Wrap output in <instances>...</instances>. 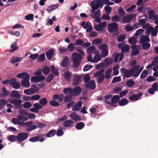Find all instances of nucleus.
<instances>
[{"label": "nucleus", "mask_w": 158, "mask_h": 158, "mask_svg": "<svg viewBox=\"0 0 158 158\" xmlns=\"http://www.w3.org/2000/svg\"><path fill=\"white\" fill-rule=\"evenodd\" d=\"M72 73L70 71L65 72L63 74L64 78L67 81H70L72 77Z\"/></svg>", "instance_id": "nucleus-20"}, {"label": "nucleus", "mask_w": 158, "mask_h": 158, "mask_svg": "<svg viewBox=\"0 0 158 158\" xmlns=\"http://www.w3.org/2000/svg\"><path fill=\"white\" fill-rule=\"evenodd\" d=\"M10 96L12 98H15L20 99L21 98V95L19 94L18 91L15 90L11 92L10 94Z\"/></svg>", "instance_id": "nucleus-18"}, {"label": "nucleus", "mask_w": 158, "mask_h": 158, "mask_svg": "<svg viewBox=\"0 0 158 158\" xmlns=\"http://www.w3.org/2000/svg\"><path fill=\"white\" fill-rule=\"evenodd\" d=\"M31 89L33 94L35 92H38L39 91V89L37 87V85H32Z\"/></svg>", "instance_id": "nucleus-50"}, {"label": "nucleus", "mask_w": 158, "mask_h": 158, "mask_svg": "<svg viewBox=\"0 0 158 158\" xmlns=\"http://www.w3.org/2000/svg\"><path fill=\"white\" fill-rule=\"evenodd\" d=\"M135 15L134 14H131L124 16L122 19V22L123 23H128L131 22Z\"/></svg>", "instance_id": "nucleus-13"}, {"label": "nucleus", "mask_w": 158, "mask_h": 158, "mask_svg": "<svg viewBox=\"0 0 158 158\" xmlns=\"http://www.w3.org/2000/svg\"><path fill=\"white\" fill-rule=\"evenodd\" d=\"M17 45L16 42L15 41L11 45L10 48H12L10 49L9 52H13L16 50H17L18 48V46H16Z\"/></svg>", "instance_id": "nucleus-25"}, {"label": "nucleus", "mask_w": 158, "mask_h": 158, "mask_svg": "<svg viewBox=\"0 0 158 158\" xmlns=\"http://www.w3.org/2000/svg\"><path fill=\"white\" fill-rule=\"evenodd\" d=\"M8 139L11 142H15L16 140L17 141V135H10L8 137Z\"/></svg>", "instance_id": "nucleus-31"}, {"label": "nucleus", "mask_w": 158, "mask_h": 158, "mask_svg": "<svg viewBox=\"0 0 158 158\" xmlns=\"http://www.w3.org/2000/svg\"><path fill=\"white\" fill-rule=\"evenodd\" d=\"M73 123L74 122L73 121L69 120L65 121L63 123V124L65 127H69L71 126Z\"/></svg>", "instance_id": "nucleus-27"}, {"label": "nucleus", "mask_w": 158, "mask_h": 158, "mask_svg": "<svg viewBox=\"0 0 158 158\" xmlns=\"http://www.w3.org/2000/svg\"><path fill=\"white\" fill-rule=\"evenodd\" d=\"M84 126V124L82 122H80L76 124L75 126V127L76 129L80 130L83 128Z\"/></svg>", "instance_id": "nucleus-32"}, {"label": "nucleus", "mask_w": 158, "mask_h": 158, "mask_svg": "<svg viewBox=\"0 0 158 158\" xmlns=\"http://www.w3.org/2000/svg\"><path fill=\"white\" fill-rule=\"evenodd\" d=\"M74 44L73 43H70L68 46L67 48L69 51L72 52L73 51L75 48Z\"/></svg>", "instance_id": "nucleus-47"}, {"label": "nucleus", "mask_w": 158, "mask_h": 158, "mask_svg": "<svg viewBox=\"0 0 158 158\" xmlns=\"http://www.w3.org/2000/svg\"><path fill=\"white\" fill-rule=\"evenodd\" d=\"M82 103L81 101L77 102L73 107V110L78 111L81 108Z\"/></svg>", "instance_id": "nucleus-24"}, {"label": "nucleus", "mask_w": 158, "mask_h": 158, "mask_svg": "<svg viewBox=\"0 0 158 158\" xmlns=\"http://www.w3.org/2000/svg\"><path fill=\"white\" fill-rule=\"evenodd\" d=\"M30 77V76L28 75L22 79L21 82V84L23 86L26 88L29 87L30 85V82L29 81Z\"/></svg>", "instance_id": "nucleus-8"}, {"label": "nucleus", "mask_w": 158, "mask_h": 158, "mask_svg": "<svg viewBox=\"0 0 158 158\" xmlns=\"http://www.w3.org/2000/svg\"><path fill=\"white\" fill-rule=\"evenodd\" d=\"M10 85H11L13 88L15 89H19L20 86L19 82L16 81L15 79L14 78L11 79Z\"/></svg>", "instance_id": "nucleus-10"}, {"label": "nucleus", "mask_w": 158, "mask_h": 158, "mask_svg": "<svg viewBox=\"0 0 158 158\" xmlns=\"http://www.w3.org/2000/svg\"><path fill=\"white\" fill-rule=\"evenodd\" d=\"M58 7V6L57 5L49 6L47 8L46 10L48 12H50L51 11L55 10L56 8H57Z\"/></svg>", "instance_id": "nucleus-37"}, {"label": "nucleus", "mask_w": 158, "mask_h": 158, "mask_svg": "<svg viewBox=\"0 0 158 158\" xmlns=\"http://www.w3.org/2000/svg\"><path fill=\"white\" fill-rule=\"evenodd\" d=\"M121 77L120 76L115 77L113 78L112 83H114L116 82L120 81H121Z\"/></svg>", "instance_id": "nucleus-60"}, {"label": "nucleus", "mask_w": 158, "mask_h": 158, "mask_svg": "<svg viewBox=\"0 0 158 158\" xmlns=\"http://www.w3.org/2000/svg\"><path fill=\"white\" fill-rule=\"evenodd\" d=\"M121 17L115 15H114L111 18V20L113 22H118L120 19Z\"/></svg>", "instance_id": "nucleus-56"}, {"label": "nucleus", "mask_w": 158, "mask_h": 158, "mask_svg": "<svg viewBox=\"0 0 158 158\" xmlns=\"http://www.w3.org/2000/svg\"><path fill=\"white\" fill-rule=\"evenodd\" d=\"M84 43V41L82 40L78 39L75 42L74 44L76 46L79 45L82 47L83 43Z\"/></svg>", "instance_id": "nucleus-39"}, {"label": "nucleus", "mask_w": 158, "mask_h": 158, "mask_svg": "<svg viewBox=\"0 0 158 158\" xmlns=\"http://www.w3.org/2000/svg\"><path fill=\"white\" fill-rule=\"evenodd\" d=\"M72 96H73L71 95H68L66 96L64 98V102H68L70 101L72 99Z\"/></svg>", "instance_id": "nucleus-58"}, {"label": "nucleus", "mask_w": 158, "mask_h": 158, "mask_svg": "<svg viewBox=\"0 0 158 158\" xmlns=\"http://www.w3.org/2000/svg\"><path fill=\"white\" fill-rule=\"evenodd\" d=\"M69 62V59L67 56L64 57L62 60L61 66L63 67H66L68 66Z\"/></svg>", "instance_id": "nucleus-23"}, {"label": "nucleus", "mask_w": 158, "mask_h": 158, "mask_svg": "<svg viewBox=\"0 0 158 158\" xmlns=\"http://www.w3.org/2000/svg\"><path fill=\"white\" fill-rule=\"evenodd\" d=\"M104 78L105 75L104 74H101L97 79V83L98 84L101 83Z\"/></svg>", "instance_id": "nucleus-38"}, {"label": "nucleus", "mask_w": 158, "mask_h": 158, "mask_svg": "<svg viewBox=\"0 0 158 158\" xmlns=\"http://www.w3.org/2000/svg\"><path fill=\"white\" fill-rule=\"evenodd\" d=\"M31 103L29 102H27L24 103L23 106L25 109H29L32 106Z\"/></svg>", "instance_id": "nucleus-45"}, {"label": "nucleus", "mask_w": 158, "mask_h": 158, "mask_svg": "<svg viewBox=\"0 0 158 158\" xmlns=\"http://www.w3.org/2000/svg\"><path fill=\"white\" fill-rule=\"evenodd\" d=\"M142 93L141 92L139 93L138 94H133L129 97L128 98L131 101H136L138 100L139 98L142 96Z\"/></svg>", "instance_id": "nucleus-15"}, {"label": "nucleus", "mask_w": 158, "mask_h": 158, "mask_svg": "<svg viewBox=\"0 0 158 158\" xmlns=\"http://www.w3.org/2000/svg\"><path fill=\"white\" fill-rule=\"evenodd\" d=\"M81 78L82 77L81 76H80L79 75L77 74H75L73 77V85L74 86L78 85L80 82Z\"/></svg>", "instance_id": "nucleus-7"}, {"label": "nucleus", "mask_w": 158, "mask_h": 158, "mask_svg": "<svg viewBox=\"0 0 158 158\" xmlns=\"http://www.w3.org/2000/svg\"><path fill=\"white\" fill-rule=\"evenodd\" d=\"M50 71V68L48 66H45L42 69V72L45 75H47Z\"/></svg>", "instance_id": "nucleus-35"}, {"label": "nucleus", "mask_w": 158, "mask_h": 158, "mask_svg": "<svg viewBox=\"0 0 158 158\" xmlns=\"http://www.w3.org/2000/svg\"><path fill=\"white\" fill-rule=\"evenodd\" d=\"M118 13L119 15L122 17L125 14V12L122 7H120L118 10Z\"/></svg>", "instance_id": "nucleus-57"}, {"label": "nucleus", "mask_w": 158, "mask_h": 158, "mask_svg": "<svg viewBox=\"0 0 158 158\" xmlns=\"http://www.w3.org/2000/svg\"><path fill=\"white\" fill-rule=\"evenodd\" d=\"M135 85L134 81L132 79L128 80L126 82V85L128 87L131 88Z\"/></svg>", "instance_id": "nucleus-33"}, {"label": "nucleus", "mask_w": 158, "mask_h": 158, "mask_svg": "<svg viewBox=\"0 0 158 158\" xmlns=\"http://www.w3.org/2000/svg\"><path fill=\"white\" fill-rule=\"evenodd\" d=\"M132 48V51L131 54V56H132H132H136L138 55L139 53V51L136 47L135 46L131 47Z\"/></svg>", "instance_id": "nucleus-29"}, {"label": "nucleus", "mask_w": 158, "mask_h": 158, "mask_svg": "<svg viewBox=\"0 0 158 158\" xmlns=\"http://www.w3.org/2000/svg\"><path fill=\"white\" fill-rule=\"evenodd\" d=\"M148 71L146 70H143L140 75V78L143 79L146 77L148 75Z\"/></svg>", "instance_id": "nucleus-49"}, {"label": "nucleus", "mask_w": 158, "mask_h": 158, "mask_svg": "<svg viewBox=\"0 0 158 158\" xmlns=\"http://www.w3.org/2000/svg\"><path fill=\"white\" fill-rule=\"evenodd\" d=\"M102 42V40L101 39H97L93 40L92 42V44H100Z\"/></svg>", "instance_id": "nucleus-63"}, {"label": "nucleus", "mask_w": 158, "mask_h": 158, "mask_svg": "<svg viewBox=\"0 0 158 158\" xmlns=\"http://www.w3.org/2000/svg\"><path fill=\"white\" fill-rule=\"evenodd\" d=\"M120 100V97L118 95H114L112 97L111 105V106L115 107L117 106L116 104Z\"/></svg>", "instance_id": "nucleus-14"}, {"label": "nucleus", "mask_w": 158, "mask_h": 158, "mask_svg": "<svg viewBox=\"0 0 158 158\" xmlns=\"http://www.w3.org/2000/svg\"><path fill=\"white\" fill-rule=\"evenodd\" d=\"M69 116L74 120L80 121L81 120V117L74 112L72 113Z\"/></svg>", "instance_id": "nucleus-22"}, {"label": "nucleus", "mask_w": 158, "mask_h": 158, "mask_svg": "<svg viewBox=\"0 0 158 158\" xmlns=\"http://www.w3.org/2000/svg\"><path fill=\"white\" fill-rule=\"evenodd\" d=\"M52 73L55 76H58L59 74V71L57 69H55L54 66L52 65L51 67Z\"/></svg>", "instance_id": "nucleus-36"}, {"label": "nucleus", "mask_w": 158, "mask_h": 158, "mask_svg": "<svg viewBox=\"0 0 158 158\" xmlns=\"http://www.w3.org/2000/svg\"><path fill=\"white\" fill-rule=\"evenodd\" d=\"M112 71L111 68L108 69L106 71L105 73V77L106 79H109L111 76V73Z\"/></svg>", "instance_id": "nucleus-30"}, {"label": "nucleus", "mask_w": 158, "mask_h": 158, "mask_svg": "<svg viewBox=\"0 0 158 158\" xmlns=\"http://www.w3.org/2000/svg\"><path fill=\"white\" fill-rule=\"evenodd\" d=\"M108 54V50H102L101 52V57L102 58H105L107 56Z\"/></svg>", "instance_id": "nucleus-46"}, {"label": "nucleus", "mask_w": 158, "mask_h": 158, "mask_svg": "<svg viewBox=\"0 0 158 158\" xmlns=\"http://www.w3.org/2000/svg\"><path fill=\"white\" fill-rule=\"evenodd\" d=\"M112 97V95L108 94L106 95L104 97L105 99V103L107 105H109L110 106L111 105Z\"/></svg>", "instance_id": "nucleus-16"}, {"label": "nucleus", "mask_w": 158, "mask_h": 158, "mask_svg": "<svg viewBox=\"0 0 158 158\" xmlns=\"http://www.w3.org/2000/svg\"><path fill=\"white\" fill-rule=\"evenodd\" d=\"M38 61L39 62L44 61L45 59V55L44 53H42L37 58Z\"/></svg>", "instance_id": "nucleus-42"}, {"label": "nucleus", "mask_w": 158, "mask_h": 158, "mask_svg": "<svg viewBox=\"0 0 158 158\" xmlns=\"http://www.w3.org/2000/svg\"><path fill=\"white\" fill-rule=\"evenodd\" d=\"M56 131L55 130H51L49 131L47 133L45 136L47 137H51L54 136L56 133Z\"/></svg>", "instance_id": "nucleus-28"}, {"label": "nucleus", "mask_w": 158, "mask_h": 158, "mask_svg": "<svg viewBox=\"0 0 158 158\" xmlns=\"http://www.w3.org/2000/svg\"><path fill=\"white\" fill-rule=\"evenodd\" d=\"M23 92L26 95H30L33 94L31 88L25 89Z\"/></svg>", "instance_id": "nucleus-59"}, {"label": "nucleus", "mask_w": 158, "mask_h": 158, "mask_svg": "<svg viewBox=\"0 0 158 158\" xmlns=\"http://www.w3.org/2000/svg\"><path fill=\"white\" fill-rule=\"evenodd\" d=\"M34 108L30 109V111L32 112L37 113L39 112V110L42 108V106L39 103H35L33 105Z\"/></svg>", "instance_id": "nucleus-12"}, {"label": "nucleus", "mask_w": 158, "mask_h": 158, "mask_svg": "<svg viewBox=\"0 0 158 158\" xmlns=\"http://www.w3.org/2000/svg\"><path fill=\"white\" fill-rule=\"evenodd\" d=\"M71 95L76 96L79 95L81 93V88L80 86H76L72 89L71 88Z\"/></svg>", "instance_id": "nucleus-11"}, {"label": "nucleus", "mask_w": 158, "mask_h": 158, "mask_svg": "<svg viewBox=\"0 0 158 158\" xmlns=\"http://www.w3.org/2000/svg\"><path fill=\"white\" fill-rule=\"evenodd\" d=\"M17 118L19 119V120L22 121H26L28 120V118L25 116L19 115L17 116Z\"/></svg>", "instance_id": "nucleus-54"}, {"label": "nucleus", "mask_w": 158, "mask_h": 158, "mask_svg": "<svg viewBox=\"0 0 158 158\" xmlns=\"http://www.w3.org/2000/svg\"><path fill=\"white\" fill-rule=\"evenodd\" d=\"M101 56L99 54H95L94 58V62H97L99 61L101 58Z\"/></svg>", "instance_id": "nucleus-55"}, {"label": "nucleus", "mask_w": 158, "mask_h": 158, "mask_svg": "<svg viewBox=\"0 0 158 158\" xmlns=\"http://www.w3.org/2000/svg\"><path fill=\"white\" fill-rule=\"evenodd\" d=\"M150 47V44L148 43H143L142 45V48L143 50H148L149 49Z\"/></svg>", "instance_id": "nucleus-51"}, {"label": "nucleus", "mask_w": 158, "mask_h": 158, "mask_svg": "<svg viewBox=\"0 0 158 158\" xmlns=\"http://www.w3.org/2000/svg\"><path fill=\"white\" fill-rule=\"evenodd\" d=\"M28 134L27 133H19L17 135V141L21 142L25 140L28 138Z\"/></svg>", "instance_id": "nucleus-6"}, {"label": "nucleus", "mask_w": 158, "mask_h": 158, "mask_svg": "<svg viewBox=\"0 0 158 158\" xmlns=\"http://www.w3.org/2000/svg\"><path fill=\"white\" fill-rule=\"evenodd\" d=\"M126 38L125 34H122L118 36L117 39V41L118 42H123Z\"/></svg>", "instance_id": "nucleus-40"}, {"label": "nucleus", "mask_w": 158, "mask_h": 158, "mask_svg": "<svg viewBox=\"0 0 158 158\" xmlns=\"http://www.w3.org/2000/svg\"><path fill=\"white\" fill-rule=\"evenodd\" d=\"M11 122L15 125H18L20 123V121L18 118H13L11 120Z\"/></svg>", "instance_id": "nucleus-61"}, {"label": "nucleus", "mask_w": 158, "mask_h": 158, "mask_svg": "<svg viewBox=\"0 0 158 158\" xmlns=\"http://www.w3.org/2000/svg\"><path fill=\"white\" fill-rule=\"evenodd\" d=\"M54 75L52 74H50L47 77L46 81L47 82H50L53 79Z\"/></svg>", "instance_id": "nucleus-64"}, {"label": "nucleus", "mask_w": 158, "mask_h": 158, "mask_svg": "<svg viewBox=\"0 0 158 158\" xmlns=\"http://www.w3.org/2000/svg\"><path fill=\"white\" fill-rule=\"evenodd\" d=\"M84 56L77 52H73L72 55V61L73 63V67L74 69L77 68L80 65Z\"/></svg>", "instance_id": "nucleus-2"}, {"label": "nucleus", "mask_w": 158, "mask_h": 158, "mask_svg": "<svg viewBox=\"0 0 158 158\" xmlns=\"http://www.w3.org/2000/svg\"><path fill=\"white\" fill-rule=\"evenodd\" d=\"M45 77L43 76H36L31 77V82H38L42 80H45Z\"/></svg>", "instance_id": "nucleus-9"}, {"label": "nucleus", "mask_w": 158, "mask_h": 158, "mask_svg": "<svg viewBox=\"0 0 158 158\" xmlns=\"http://www.w3.org/2000/svg\"><path fill=\"white\" fill-rule=\"evenodd\" d=\"M45 136V134H43L40 135L32 137L29 140L32 142H35L37 141H39L40 142H42L44 140V139L43 137Z\"/></svg>", "instance_id": "nucleus-5"}, {"label": "nucleus", "mask_w": 158, "mask_h": 158, "mask_svg": "<svg viewBox=\"0 0 158 158\" xmlns=\"http://www.w3.org/2000/svg\"><path fill=\"white\" fill-rule=\"evenodd\" d=\"M92 8V12H94L96 10L99 8L101 9L103 6L102 0H95L91 2Z\"/></svg>", "instance_id": "nucleus-3"}, {"label": "nucleus", "mask_w": 158, "mask_h": 158, "mask_svg": "<svg viewBox=\"0 0 158 158\" xmlns=\"http://www.w3.org/2000/svg\"><path fill=\"white\" fill-rule=\"evenodd\" d=\"M128 103V101L126 98H124L119 100L118 103L119 106H124L126 105Z\"/></svg>", "instance_id": "nucleus-26"}, {"label": "nucleus", "mask_w": 158, "mask_h": 158, "mask_svg": "<svg viewBox=\"0 0 158 158\" xmlns=\"http://www.w3.org/2000/svg\"><path fill=\"white\" fill-rule=\"evenodd\" d=\"M10 61L12 64L19 62L20 61V58L18 57H13L10 60Z\"/></svg>", "instance_id": "nucleus-48"}, {"label": "nucleus", "mask_w": 158, "mask_h": 158, "mask_svg": "<svg viewBox=\"0 0 158 158\" xmlns=\"http://www.w3.org/2000/svg\"><path fill=\"white\" fill-rule=\"evenodd\" d=\"M139 67L140 66L138 65L132 67L130 69L122 68L121 69L120 71L122 73L124 74V76L126 78H130L131 77L136 78V76H134V73L135 71L139 69Z\"/></svg>", "instance_id": "nucleus-1"}, {"label": "nucleus", "mask_w": 158, "mask_h": 158, "mask_svg": "<svg viewBox=\"0 0 158 158\" xmlns=\"http://www.w3.org/2000/svg\"><path fill=\"white\" fill-rule=\"evenodd\" d=\"M148 18L150 19H151L153 18L155 14L154 11L152 10H149L148 12Z\"/></svg>", "instance_id": "nucleus-41"}, {"label": "nucleus", "mask_w": 158, "mask_h": 158, "mask_svg": "<svg viewBox=\"0 0 158 158\" xmlns=\"http://www.w3.org/2000/svg\"><path fill=\"white\" fill-rule=\"evenodd\" d=\"M86 88L93 90L95 87V85L94 81L92 80L90 82H89L85 85Z\"/></svg>", "instance_id": "nucleus-21"}, {"label": "nucleus", "mask_w": 158, "mask_h": 158, "mask_svg": "<svg viewBox=\"0 0 158 158\" xmlns=\"http://www.w3.org/2000/svg\"><path fill=\"white\" fill-rule=\"evenodd\" d=\"M8 101L12 103L16 106H20L22 102V101L19 99H15L12 100V99L10 98Z\"/></svg>", "instance_id": "nucleus-19"}, {"label": "nucleus", "mask_w": 158, "mask_h": 158, "mask_svg": "<svg viewBox=\"0 0 158 158\" xmlns=\"http://www.w3.org/2000/svg\"><path fill=\"white\" fill-rule=\"evenodd\" d=\"M54 52V51L53 48L50 49L48 51L46 52L45 54L49 60H50L52 58Z\"/></svg>", "instance_id": "nucleus-17"}, {"label": "nucleus", "mask_w": 158, "mask_h": 158, "mask_svg": "<svg viewBox=\"0 0 158 158\" xmlns=\"http://www.w3.org/2000/svg\"><path fill=\"white\" fill-rule=\"evenodd\" d=\"M94 27L97 31H100L103 30L102 26L100 24L94 25Z\"/></svg>", "instance_id": "nucleus-62"}, {"label": "nucleus", "mask_w": 158, "mask_h": 158, "mask_svg": "<svg viewBox=\"0 0 158 158\" xmlns=\"http://www.w3.org/2000/svg\"><path fill=\"white\" fill-rule=\"evenodd\" d=\"M130 46L129 45L127 44L122 48L121 52L126 53L129 51Z\"/></svg>", "instance_id": "nucleus-44"}, {"label": "nucleus", "mask_w": 158, "mask_h": 158, "mask_svg": "<svg viewBox=\"0 0 158 158\" xmlns=\"http://www.w3.org/2000/svg\"><path fill=\"white\" fill-rule=\"evenodd\" d=\"M107 28L108 31L110 33L117 32L118 31V24L113 22L108 24Z\"/></svg>", "instance_id": "nucleus-4"}, {"label": "nucleus", "mask_w": 158, "mask_h": 158, "mask_svg": "<svg viewBox=\"0 0 158 158\" xmlns=\"http://www.w3.org/2000/svg\"><path fill=\"white\" fill-rule=\"evenodd\" d=\"M95 49V47L94 45H92L88 48L87 49V52L89 54H91Z\"/></svg>", "instance_id": "nucleus-53"}, {"label": "nucleus", "mask_w": 158, "mask_h": 158, "mask_svg": "<svg viewBox=\"0 0 158 158\" xmlns=\"http://www.w3.org/2000/svg\"><path fill=\"white\" fill-rule=\"evenodd\" d=\"M28 75H29L27 73H23L17 74V77L18 78H24Z\"/></svg>", "instance_id": "nucleus-52"}, {"label": "nucleus", "mask_w": 158, "mask_h": 158, "mask_svg": "<svg viewBox=\"0 0 158 158\" xmlns=\"http://www.w3.org/2000/svg\"><path fill=\"white\" fill-rule=\"evenodd\" d=\"M39 103L42 106L46 105L48 103V101L45 98H42L39 100Z\"/></svg>", "instance_id": "nucleus-34"}, {"label": "nucleus", "mask_w": 158, "mask_h": 158, "mask_svg": "<svg viewBox=\"0 0 158 158\" xmlns=\"http://www.w3.org/2000/svg\"><path fill=\"white\" fill-rule=\"evenodd\" d=\"M91 17L93 18H96V17L100 16V10H98L97 11L94 12V14L90 15Z\"/></svg>", "instance_id": "nucleus-43"}]
</instances>
